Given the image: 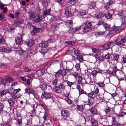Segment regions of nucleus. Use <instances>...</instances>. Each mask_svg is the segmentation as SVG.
Masks as SVG:
<instances>
[{
	"mask_svg": "<svg viewBox=\"0 0 126 126\" xmlns=\"http://www.w3.org/2000/svg\"><path fill=\"white\" fill-rule=\"evenodd\" d=\"M91 22H86L82 25L83 31L84 32H87L91 31Z\"/></svg>",
	"mask_w": 126,
	"mask_h": 126,
	"instance_id": "obj_1",
	"label": "nucleus"
},
{
	"mask_svg": "<svg viewBox=\"0 0 126 126\" xmlns=\"http://www.w3.org/2000/svg\"><path fill=\"white\" fill-rule=\"evenodd\" d=\"M61 115L62 119L64 120H67L69 119V113L66 110H62Z\"/></svg>",
	"mask_w": 126,
	"mask_h": 126,
	"instance_id": "obj_2",
	"label": "nucleus"
},
{
	"mask_svg": "<svg viewBox=\"0 0 126 126\" xmlns=\"http://www.w3.org/2000/svg\"><path fill=\"white\" fill-rule=\"evenodd\" d=\"M112 70H108L105 72L107 74L113 76H116V72L118 71V69L115 66H114L111 68Z\"/></svg>",
	"mask_w": 126,
	"mask_h": 126,
	"instance_id": "obj_3",
	"label": "nucleus"
},
{
	"mask_svg": "<svg viewBox=\"0 0 126 126\" xmlns=\"http://www.w3.org/2000/svg\"><path fill=\"white\" fill-rule=\"evenodd\" d=\"M41 97L42 98H45L46 99L52 98V96L48 92L44 91L42 93Z\"/></svg>",
	"mask_w": 126,
	"mask_h": 126,
	"instance_id": "obj_4",
	"label": "nucleus"
},
{
	"mask_svg": "<svg viewBox=\"0 0 126 126\" xmlns=\"http://www.w3.org/2000/svg\"><path fill=\"white\" fill-rule=\"evenodd\" d=\"M42 16L41 15H38L36 16H35L34 19V21L35 22H39L42 20Z\"/></svg>",
	"mask_w": 126,
	"mask_h": 126,
	"instance_id": "obj_5",
	"label": "nucleus"
},
{
	"mask_svg": "<svg viewBox=\"0 0 126 126\" xmlns=\"http://www.w3.org/2000/svg\"><path fill=\"white\" fill-rule=\"evenodd\" d=\"M11 50V48L7 47H0V51L7 53L10 52Z\"/></svg>",
	"mask_w": 126,
	"mask_h": 126,
	"instance_id": "obj_6",
	"label": "nucleus"
},
{
	"mask_svg": "<svg viewBox=\"0 0 126 126\" xmlns=\"http://www.w3.org/2000/svg\"><path fill=\"white\" fill-rule=\"evenodd\" d=\"M18 25L21 28H23L25 27V24L24 21L21 19H20L18 20Z\"/></svg>",
	"mask_w": 126,
	"mask_h": 126,
	"instance_id": "obj_7",
	"label": "nucleus"
},
{
	"mask_svg": "<svg viewBox=\"0 0 126 126\" xmlns=\"http://www.w3.org/2000/svg\"><path fill=\"white\" fill-rule=\"evenodd\" d=\"M8 93L10 94H12L13 93L11 92H10V91L7 90L6 89H4L2 91L0 92V96L2 97L4 96V95H5L6 94Z\"/></svg>",
	"mask_w": 126,
	"mask_h": 126,
	"instance_id": "obj_8",
	"label": "nucleus"
},
{
	"mask_svg": "<svg viewBox=\"0 0 126 126\" xmlns=\"http://www.w3.org/2000/svg\"><path fill=\"white\" fill-rule=\"evenodd\" d=\"M95 105H94L89 109L91 113L93 114H97V110L96 108L95 107Z\"/></svg>",
	"mask_w": 126,
	"mask_h": 126,
	"instance_id": "obj_9",
	"label": "nucleus"
},
{
	"mask_svg": "<svg viewBox=\"0 0 126 126\" xmlns=\"http://www.w3.org/2000/svg\"><path fill=\"white\" fill-rule=\"evenodd\" d=\"M110 32L111 34L115 33L119 30V28L118 27H114L110 28Z\"/></svg>",
	"mask_w": 126,
	"mask_h": 126,
	"instance_id": "obj_10",
	"label": "nucleus"
},
{
	"mask_svg": "<svg viewBox=\"0 0 126 126\" xmlns=\"http://www.w3.org/2000/svg\"><path fill=\"white\" fill-rule=\"evenodd\" d=\"M16 44L20 45L23 43L22 38L21 37H17L16 38Z\"/></svg>",
	"mask_w": 126,
	"mask_h": 126,
	"instance_id": "obj_11",
	"label": "nucleus"
},
{
	"mask_svg": "<svg viewBox=\"0 0 126 126\" xmlns=\"http://www.w3.org/2000/svg\"><path fill=\"white\" fill-rule=\"evenodd\" d=\"M25 42L27 46L30 47L33 45L34 42L32 40L29 39L27 41H25Z\"/></svg>",
	"mask_w": 126,
	"mask_h": 126,
	"instance_id": "obj_12",
	"label": "nucleus"
},
{
	"mask_svg": "<svg viewBox=\"0 0 126 126\" xmlns=\"http://www.w3.org/2000/svg\"><path fill=\"white\" fill-rule=\"evenodd\" d=\"M39 52L42 54H44L47 51V50L46 47H40L38 48Z\"/></svg>",
	"mask_w": 126,
	"mask_h": 126,
	"instance_id": "obj_13",
	"label": "nucleus"
},
{
	"mask_svg": "<svg viewBox=\"0 0 126 126\" xmlns=\"http://www.w3.org/2000/svg\"><path fill=\"white\" fill-rule=\"evenodd\" d=\"M90 121L92 126H98L97 122L94 118H91Z\"/></svg>",
	"mask_w": 126,
	"mask_h": 126,
	"instance_id": "obj_14",
	"label": "nucleus"
},
{
	"mask_svg": "<svg viewBox=\"0 0 126 126\" xmlns=\"http://www.w3.org/2000/svg\"><path fill=\"white\" fill-rule=\"evenodd\" d=\"M73 22L71 20H68L65 22L66 26L67 27L70 28L73 25Z\"/></svg>",
	"mask_w": 126,
	"mask_h": 126,
	"instance_id": "obj_15",
	"label": "nucleus"
},
{
	"mask_svg": "<svg viewBox=\"0 0 126 126\" xmlns=\"http://www.w3.org/2000/svg\"><path fill=\"white\" fill-rule=\"evenodd\" d=\"M112 0H110L108 2L106 3L105 4L104 8L106 9H107L110 8V5L112 4Z\"/></svg>",
	"mask_w": 126,
	"mask_h": 126,
	"instance_id": "obj_16",
	"label": "nucleus"
},
{
	"mask_svg": "<svg viewBox=\"0 0 126 126\" xmlns=\"http://www.w3.org/2000/svg\"><path fill=\"white\" fill-rule=\"evenodd\" d=\"M105 15L103 13L97 12L95 14V16L97 18L100 19L103 17Z\"/></svg>",
	"mask_w": 126,
	"mask_h": 126,
	"instance_id": "obj_17",
	"label": "nucleus"
},
{
	"mask_svg": "<svg viewBox=\"0 0 126 126\" xmlns=\"http://www.w3.org/2000/svg\"><path fill=\"white\" fill-rule=\"evenodd\" d=\"M48 43V42L47 41L42 42L39 44V47H46L47 46Z\"/></svg>",
	"mask_w": 126,
	"mask_h": 126,
	"instance_id": "obj_18",
	"label": "nucleus"
},
{
	"mask_svg": "<svg viewBox=\"0 0 126 126\" xmlns=\"http://www.w3.org/2000/svg\"><path fill=\"white\" fill-rule=\"evenodd\" d=\"M40 87L43 90H46L47 88L46 83L44 82L40 86Z\"/></svg>",
	"mask_w": 126,
	"mask_h": 126,
	"instance_id": "obj_19",
	"label": "nucleus"
},
{
	"mask_svg": "<svg viewBox=\"0 0 126 126\" xmlns=\"http://www.w3.org/2000/svg\"><path fill=\"white\" fill-rule=\"evenodd\" d=\"M35 16L34 13L30 12L29 13V18L31 20H33L34 19Z\"/></svg>",
	"mask_w": 126,
	"mask_h": 126,
	"instance_id": "obj_20",
	"label": "nucleus"
},
{
	"mask_svg": "<svg viewBox=\"0 0 126 126\" xmlns=\"http://www.w3.org/2000/svg\"><path fill=\"white\" fill-rule=\"evenodd\" d=\"M71 10L70 8H67L65 11V14L66 16H70L71 15Z\"/></svg>",
	"mask_w": 126,
	"mask_h": 126,
	"instance_id": "obj_21",
	"label": "nucleus"
},
{
	"mask_svg": "<svg viewBox=\"0 0 126 126\" xmlns=\"http://www.w3.org/2000/svg\"><path fill=\"white\" fill-rule=\"evenodd\" d=\"M58 86L60 90H63L65 88V86L62 82L58 83Z\"/></svg>",
	"mask_w": 126,
	"mask_h": 126,
	"instance_id": "obj_22",
	"label": "nucleus"
},
{
	"mask_svg": "<svg viewBox=\"0 0 126 126\" xmlns=\"http://www.w3.org/2000/svg\"><path fill=\"white\" fill-rule=\"evenodd\" d=\"M5 79L6 82L10 83L12 80V78L11 76L9 75H7L5 77Z\"/></svg>",
	"mask_w": 126,
	"mask_h": 126,
	"instance_id": "obj_23",
	"label": "nucleus"
},
{
	"mask_svg": "<svg viewBox=\"0 0 126 126\" xmlns=\"http://www.w3.org/2000/svg\"><path fill=\"white\" fill-rule=\"evenodd\" d=\"M45 72V70L44 69L39 70L36 72V74L38 75H43Z\"/></svg>",
	"mask_w": 126,
	"mask_h": 126,
	"instance_id": "obj_24",
	"label": "nucleus"
},
{
	"mask_svg": "<svg viewBox=\"0 0 126 126\" xmlns=\"http://www.w3.org/2000/svg\"><path fill=\"white\" fill-rule=\"evenodd\" d=\"M85 105H77V108L78 110L81 111H82L84 109Z\"/></svg>",
	"mask_w": 126,
	"mask_h": 126,
	"instance_id": "obj_25",
	"label": "nucleus"
},
{
	"mask_svg": "<svg viewBox=\"0 0 126 126\" xmlns=\"http://www.w3.org/2000/svg\"><path fill=\"white\" fill-rule=\"evenodd\" d=\"M97 85L99 87L102 88H104L105 84L104 82H100L97 83Z\"/></svg>",
	"mask_w": 126,
	"mask_h": 126,
	"instance_id": "obj_26",
	"label": "nucleus"
},
{
	"mask_svg": "<svg viewBox=\"0 0 126 126\" xmlns=\"http://www.w3.org/2000/svg\"><path fill=\"white\" fill-rule=\"evenodd\" d=\"M104 34L105 32H94V34L96 37L103 35Z\"/></svg>",
	"mask_w": 126,
	"mask_h": 126,
	"instance_id": "obj_27",
	"label": "nucleus"
},
{
	"mask_svg": "<svg viewBox=\"0 0 126 126\" xmlns=\"http://www.w3.org/2000/svg\"><path fill=\"white\" fill-rule=\"evenodd\" d=\"M77 59L80 62H82L83 61V56L82 54L77 56Z\"/></svg>",
	"mask_w": 126,
	"mask_h": 126,
	"instance_id": "obj_28",
	"label": "nucleus"
},
{
	"mask_svg": "<svg viewBox=\"0 0 126 126\" xmlns=\"http://www.w3.org/2000/svg\"><path fill=\"white\" fill-rule=\"evenodd\" d=\"M121 21L122 25H125L126 24V16H123L122 17Z\"/></svg>",
	"mask_w": 126,
	"mask_h": 126,
	"instance_id": "obj_29",
	"label": "nucleus"
},
{
	"mask_svg": "<svg viewBox=\"0 0 126 126\" xmlns=\"http://www.w3.org/2000/svg\"><path fill=\"white\" fill-rule=\"evenodd\" d=\"M40 29L33 27L32 31L34 34L37 33L40 30Z\"/></svg>",
	"mask_w": 126,
	"mask_h": 126,
	"instance_id": "obj_30",
	"label": "nucleus"
},
{
	"mask_svg": "<svg viewBox=\"0 0 126 126\" xmlns=\"http://www.w3.org/2000/svg\"><path fill=\"white\" fill-rule=\"evenodd\" d=\"M74 54L77 56L81 54L80 52V51L78 49H75L74 52Z\"/></svg>",
	"mask_w": 126,
	"mask_h": 126,
	"instance_id": "obj_31",
	"label": "nucleus"
},
{
	"mask_svg": "<svg viewBox=\"0 0 126 126\" xmlns=\"http://www.w3.org/2000/svg\"><path fill=\"white\" fill-rule=\"evenodd\" d=\"M8 101L9 103L10 106H12L14 105L15 103V101L12 100V98H9L8 99Z\"/></svg>",
	"mask_w": 126,
	"mask_h": 126,
	"instance_id": "obj_32",
	"label": "nucleus"
},
{
	"mask_svg": "<svg viewBox=\"0 0 126 126\" xmlns=\"http://www.w3.org/2000/svg\"><path fill=\"white\" fill-rule=\"evenodd\" d=\"M5 44V41L4 38L2 36L0 35V44L3 45Z\"/></svg>",
	"mask_w": 126,
	"mask_h": 126,
	"instance_id": "obj_33",
	"label": "nucleus"
},
{
	"mask_svg": "<svg viewBox=\"0 0 126 126\" xmlns=\"http://www.w3.org/2000/svg\"><path fill=\"white\" fill-rule=\"evenodd\" d=\"M84 71L85 73L84 75V77L85 78H88L90 76V72H88L87 70H85Z\"/></svg>",
	"mask_w": 126,
	"mask_h": 126,
	"instance_id": "obj_34",
	"label": "nucleus"
},
{
	"mask_svg": "<svg viewBox=\"0 0 126 126\" xmlns=\"http://www.w3.org/2000/svg\"><path fill=\"white\" fill-rule=\"evenodd\" d=\"M25 92L27 93L29 95L31 94L32 89L29 87H28L25 89Z\"/></svg>",
	"mask_w": 126,
	"mask_h": 126,
	"instance_id": "obj_35",
	"label": "nucleus"
},
{
	"mask_svg": "<svg viewBox=\"0 0 126 126\" xmlns=\"http://www.w3.org/2000/svg\"><path fill=\"white\" fill-rule=\"evenodd\" d=\"M94 102V98H91L88 102V104L90 106L93 104Z\"/></svg>",
	"mask_w": 126,
	"mask_h": 126,
	"instance_id": "obj_36",
	"label": "nucleus"
},
{
	"mask_svg": "<svg viewBox=\"0 0 126 126\" xmlns=\"http://www.w3.org/2000/svg\"><path fill=\"white\" fill-rule=\"evenodd\" d=\"M102 47L103 49H108L110 48V46L109 44L108 43L105 44L104 46H102Z\"/></svg>",
	"mask_w": 126,
	"mask_h": 126,
	"instance_id": "obj_37",
	"label": "nucleus"
},
{
	"mask_svg": "<svg viewBox=\"0 0 126 126\" xmlns=\"http://www.w3.org/2000/svg\"><path fill=\"white\" fill-rule=\"evenodd\" d=\"M61 75L62 74L61 70H59L55 73V76L56 77H58Z\"/></svg>",
	"mask_w": 126,
	"mask_h": 126,
	"instance_id": "obj_38",
	"label": "nucleus"
},
{
	"mask_svg": "<svg viewBox=\"0 0 126 126\" xmlns=\"http://www.w3.org/2000/svg\"><path fill=\"white\" fill-rule=\"evenodd\" d=\"M120 41L124 46H125V43L126 42V37L125 36L122 37Z\"/></svg>",
	"mask_w": 126,
	"mask_h": 126,
	"instance_id": "obj_39",
	"label": "nucleus"
},
{
	"mask_svg": "<svg viewBox=\"0 0 126 126\" xmlns=\"http://www.w3.org/2000/svg\"><path fill=\"white\" fill-rule=\"evenodd\" d=\"M103 26L104 28L106 30H108L110 28V26L107 23L104 24L103 25Z\"/></svg>",
	"mask_w": 126,
	"mask_h": 126,
	"instance_id": "obj_40",
	"label": "nucleus"
},
{
	"mask_svg": "<svg viewBox=\"0 0 126 126\" xmlns=\"http://www.w3.org/2000/svg\"><path fill=\"white\" fill-rule=\"evenodd\" d=\"M110 108L108 106H107L106 107L105 112L106 114L109 113L110 111Z\"/></svg>",
	"mask_w": 126,
	"mask_h": 126,
	"instance_id": "obj_41",
	"label": "nucleus"
},
{
	"mask_svg": "<svg viewBox=\"0 0 126 126\" xmlns=\"http://www.w3.org/2000/svg\"><path fill=\"white\" fill-rule=\"evenodd\" d=\"M60 89L58 86H55L53 89V91L56 93H59Z\"/></svg>",
	"mask_w": 126,
	"mask_h": 126,
	"instance_id": "obj_42",
	"label": "nucleus"
},
{
	"mask_svg": "<svg viewBox=\"0 0 126 126\" xmlns=\"http://www.w3.org/2000/svg\"><path fill=\"white\" fill-rule=\"evenodd\" d=\"M58 81V79H56L53 80L52 81V84L54 86H57V85L59 83Z\"/></svg>",
	"mask_w": 126,
	"mask_h": 126,
	"instance_id": "obj_43",
	"label": "nucleus"
},
{
	"mask_svg": "<svg viewBox=\"0 0 126 126\" xmlns=\"http://www.w3.org/2000/svg\"><path fill=\"white\" fill-rule=\"evenodd\" d=\"M65 43L69 45H74L76 43V42L75 41H66L65 42Z\"/></svg>",
	"mask_w": 126,
	"mask_h": 126,
	"instance_id": "obj_44",
	"label": "nucleus"
},
{
	"mask_svg": "<svg viewBox=\"0 0 126 126\" xmlns=\"http://www.w3.org/2000/svg\"><path fill=\"white\" fill-rule=\"evenodd\" d=\"M32 121L31 119L29 118L27 120L26 124L28 126L32 124Z\"/></svg>",
	"mask_w": 126,
	"mask_h": 126,
	"instance_id": "obj_45",
	"label": "nucleus"
},
{
	"mask_svg": "<svg viewBox=\"0 0 126 126\" xmlns=\"http://www.w3.org/2000/svg\"><path fill=\"white\" fill-rule=\"evenodd\" d=\"M63 16L62 15L57 16L56 17V19L57 20H63Z\"/></svg>",
	"mask_w": 126,
	"mask_h": 126,
	"instance_id": "obj_46",
	"label": "nucleus"
},
{
	"mask_svg": "<svg viewBox=\"0 0 126 126\" xmlns=\"http://www.w3.org/2000/svg\"><path fill=\"white\" fill-rule=\"evenodd\" d=\"M4 108V105L1 102H0V112L3 111V108Z\"/></svg>",
	"mask_w": 126,
	"mask_h": 126,
	"instance_id": "obj_47",
	"label": "nucleus"
},
{
	"mask_svg": "<svg viewBox=\"0 0 126 126\" xmlns=\"http://www.w3.org/2000/svg\"><path fill=\"white\" fill-rule=\"evenodd\" d=\"M18 51L19 52V54L20 56L21 55H23L25 52L24 50L21 48L18 50Z\"/></svg>",
	"mask_w": 126,
	"mask_h": 126,
	"instance_id": "obj_48",
	"label": "nucleus"
},
{
	"mask_svg": "<svg viewBox=\"0 0 126 126\" xmlns=\"http://www.w3.org/2000/svg\"><path fill=\"white\" fill-rule=\"evenodd\" d=\"M119 58V56L118 55H115L114 56L113 58V59L116 62H117Z\"/></svg>",
	"mask_w": 126,
	"mask_h": 126,
	"instance_id": "obj_49",
	"label": "nucleus"
},
{
	"mask_svg": "<svg viewBox=\"0 0 126 126\" xmlns=\"http://www.w3.org/2000/svg\"><path fill=\"white\" fill-rule=\"evenodd\" d=\"M50 14V11L49 10H46L44 12V15L46 16L48 15H49Z\"/></svg>",
	"mask_w": 126,
	"mask_h": 126,
	"instance_id": "obj_50",
	"label": "nucleus"
},
{
	"mask_svg": "<svg viewBox=\"0 0 126 126\" xmlns=\"http://www.w3.org/2000/svg\"><path fill=\"white\" fill-rule=\"evenodd\" d=\"M104 16L107 19H110L112 17L111 15L109 13H108L107 14L105 15Z\"/></svg>",
	"mask_w": 126,
	"mask_h": 126,
	"instance_id": "obj_51",
	"label": "nucleus"
},
{
	"mask_svg": "<svg viewBox=\"0 0 126 126\" xmlns=\"http://www.w3.org/2000/svg\"><path fill=\"white\" fill-rule=\"evenodd\" d=\"M89 5L90 7H91L92 8H93L95 6V3L94 2H92L89 3Z\"/></svg>",
	"mask_w": 126,
	"mask_h": 126,
	"instance_id": "obj_52",
	"label": "nucleus"
},
{
	"mask_svg": "<svg viewBox=\"0 0 126 126\" xmlns=\"http://www.w3.org/2000/svg\"><path fill=\"white\" fill-rule=\"evenodd\" d=\"M97 71L95 70H93L91 72V74L94 77H95L97 73Z\"/></svg>",
	"mask_w": 126,
	"mask_h": 126,
	"instance_id": "obj_53",
	"label": "nucleus"
},
{
	"mask_svg": "<svg viewBox=\"0 0 126 126\" xmlns=\"http://www.w3.org/2000/svg\"><path fill=\"white\" fill-rule=\"evenodd\" d=\"M94 94V92L93 91H92L91 92L89 93H87L86 95L90 97H92Z\"/></svg>",
	"mask_w": 126,
	"mask_h": 126,
	"instance_id": "obj_54",
	"label": "nucleus"
},
{
	"mask_svg": "<svg viewBox=\"0 0 126 126\" xmlns=\"http://www.w3.org/2000/svg\"><path fill=\"white\" fill-rule=\"evenodd\" d=\"M87 12L86 10H83L80 12V15H84L87 14Z\"/></svg>",
	"mask_w": 126,
	"mask_h": 126,
	"instance_id": "obj_55",
	"label": "nucleus"
},
{
	"mask_svg": "<svg viewBox=\"0 0 126 126\" xmlns=\"http://www.w3.org/2000/svg\"><path fill=\"white\" fill-rule=\"evenodd\" d=\"M66 71L67 72H69L71 74L72 73V72H73V70H72V68H69L68 67L66 68Z\"/></svg>",
	"mask_w": 126,
	"mask_h": 126,
	"instance_id": "obj_56",
	"label": "nucleus"
},
{
	"mask_svg": "<svg viewBox=\"0 0 126 126\" xmlns=\"http://www.w3.org/2000/svg\"><path fill=\"white\" fill-rule=\"evenodd\" d=\"M32 50L30 49L27 50L26 51L27 53L29 55H31L32 54Z\"/></svg>",
	"mask_w": 126,
	"mask_h": 126,
	"instance_id": "obj_57",
	"label": "nucleus"
},
{
	"mask_svg": "<svg viewBox=\"0 0 126 126\" xmlns=\"http://www.w3.org/2000/svg\"><path fill=\"white\" fill-rule=\"evenodd\" d=\"M26 26L27 27H28V28H31L32 27L33 28V26L32 24L30 23L29 22H28L27 24L26 25Z\"/></svg>",
	"mask_w": 126,
	"mask_h": 126,
	"instance_id": "obj_58",
	"label": "nucleus"
},
{
	"mask_svg": "<svg viewBox=\"0 0 126 126\" xmlns=\"http://www.w3.org/2000/svg\"><path fill=\"white\" fill-rule=\"evenodd\" d=\"M11 92L13 93L11 94L12 95L11 96L12 97L13 99H15L18 97L16 95V94L14 93L13 92Z\"/></svg>",
	"mask_w": 126,
	"mask_h": 126,
	"instance_id": "obj_59",
	"label": "nucleus"
},
{
	"mask_svg": "<svg viewBox=\"0 0 126 126\" xmlns=\"http://www.w3.org/2000/svg\"><path fill=\"white\" fill-rule=\"evenodd\" d=\"M117 14L119 16H122L123 14V12L122 11H118Z\"/></svg>",
	"mask_w": 126,
	"mask_h": 126,
	"instance_id": "obj_60",
	"label": "nucleus"
},
{
	"mask_svg": "<svg viewBox=\"0 0 126 126\" xmlns=\"http://www.w3.org/2000/svg\"><path fill=\"white\" fill-rule=\"evenodd\" d=\"M62 75H64L66 74V72L65 69H63L62 70H61Z\"/></svg>",
	"mask_w": 126,
	"mask_h": 126,
	"instance_id": "obj_61",
	"label": "nucleus"
},
{
	"mask_svg": "<svg viewBox=\"0 0 126 126\" xmlns=\"http://www.w3.org/2000/svg\"><path fill=\"white\" fill-rule=\"evenodd\" d=\"M67 85L69 86V87H71V85L74 84V83L71 82L67 80Z\"/></svg>",
	"mask_w": 126,
	"mask_h": 126,
	"instance_id": "obj_62",
	"label": "nucleus"
},
{
	"mask_svg": "<svg viewBox=\"0 0 126 126\" xmlns=\"http://www.w3.org/2000/svg\"><path fill=\"white\" fill-rule=\"evenodd\" d=\"M17 123L19 126H21L22 125V123L21 120V119H18L17 120Z\"/></svg>",
	"mask_w": 126,
	"mask_h": 126,
	"instance_id": "obj_63",
	"label": "nucleus"
},
{
	"mask_svg": "<svg viewBox=\"0 0 126 126\" xmlns=\"http://www.w3.org/2000/svg\"><path fill=\"white\" fill-rule=\"evenodd\" d=\"M111 57V55L109 53H107L105 56V58L108 59H110Z\"/></svg>",
	"mask_w": 126,
	"mask_h": 126,
	"instance_id": "obj_64",
	"label": "nucleus"
}]
</instances>
